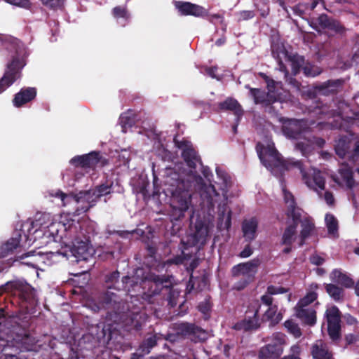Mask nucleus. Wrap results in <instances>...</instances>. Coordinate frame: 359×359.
<instances>
[{"label": "nucleus", "instance_id": "nucleus-1", "mask_svg": "<svg viewBox=\"0 0 359 359\" xmlns=\"http://www.w3.org/2000/svg\"><path fill=\"white\" fill-rule=\"evenodd\" d=\"M163 183L165 188L161 192V187L158 184V178L154 176L153 191L151 195L149 194L146 187H142L140 194L144 201L151 199L154 202H161L166 198H161L163 194L165 197L169 194L177 199L176 202H191L192 195L189 191L191 182L195 178L193 170H188L182 163L177 164L173 168L168 167L163 170Z\"/></svg>", "mask_w": 359, "mask_h": 359}, {"label": "nucleus", "instance_id": "nucleus-2", "mask_svg": "<svg viewBox=\"0 0 359 359\" xmlns=\"http://www.w3.org/2000/svg\"><path fill=\"white\" fill-rule=\"evenodd\" d=\"M3 46L11 53L12 60L6 65L3 76L0 79V93L14 83L21 76V70L25 66V49L18 39L9 38L3 41Z\"/></svg>", "mask_w": 359, "mask_h": 359}, {"label": "nucleus", "instance_id": "nucleus-3", "mask_svg": "<svg viewBox=\"0 0 359 359\" xmlns=\"http://www.w3.org/2000/svg\"><path fill=\"white\" fill-rule=\"evenodd\" d=\"M3 46L11 53L12 60L6 65L3 76L0 79V93L14 83L21 76V70L25 66V49L18 39L9 38L3 41Z\"/></svg>", "mask_w": 359, "mask_h": 359}, {"label": "nucleus", "instance_id": "nucleus-4", "mask_svg": "<svg viewBox=\"0 0 359 359\" xmlns=\"http://www.w3.org/2000/svg\"><path fill=\"white\" fill-rule=\"evenodd\" d=\"M121 291L113 290V287L101 292L97 297V311H106L105 323H118L125 319L129 311V304L125 299Z\"/></svg>", "mask_w": 359, "mask_h": 359}, {"label": "nucleus", "instance_id": "nucleus-5", "mask_svg": "<svg viewBox=\"0 0 359 359\" xmlns=\"http://www.w3.org/2000/svg\"><path fill=\"white\" fill-rule=\"evenodd\" d=\"M80 224L81 228L77 231L75 238L65 244L70 248L71 253L77 263L93 259L95 252L90 244L91 238L95 235L93 226L87 220H81Z\"/></svg>", "mask_w": 359, "mask_h": 359}, {"label": "nucleus", "instance_id": "nucleus-6", "mask_svg": "<svg viewBox=\"0 0 359 359\" xmlns=\"http://www.w3.org/2000/svg\"><path fill=\"white\" fill-rule=\"evenodd\" d=\"M256 150L262 163L278 178H283L285 172L292 170L294 166L300 165L298 160L283 159L273 144L265 147L259 142L256 146Z\"/></svg>", "mask_w": 359, "mask_h": 359}, {"label": "nucleus", "instance_id": "nucleus-7", "mask_svg": "<svg viewBox=\"0 0 359 359\" xmlns=\"http://www.w3.org/2000/svg\"><path fill=\"white\" fill-rule=\"evenodd\" d=\"M147 320V315L141 312H131L130 310L125 319L118 323H104L97 338L103 344H109L110 341L118 335V327L128 331H140Z\"/></svg>", "mask_w": 359, "mask_h": 359}, {"label": "nucleus", "instance_id": "nucleus-8", "mask_svg": "<svg viewBox=\"0 0 359 359\" xmlns=\"http://www.w3.org/2000/svg\"><path fill=\"white\" fill-rule=\"evenodd\" d=\"M172 279V275L160 276L155 273H149L145 277V280L151 283L149 290L151 295L162 294L164 297L166 296L168 304L171 306H175L178 292L173 288Z\"/></svg>", "mask_w": 359, "mask_h": 359}, {"label": "nucleus", "instance_id": "nucleus-9", "mask_svg": "<svg viewBox=\"0 0 359 359\" xmlns=\"http://www.w3.org/2000/svg\"><path fill=\"white\" fill-rule=\"evenodd\" d=\"M80 222L81 220L74 219H70L66 224L61 222H52L46 226L44 235L52 238L55 242L65 244L68 241L75 238L77 231L81 228Z\"/></svg>", "mask_w": 359, "mask_h": 359}, {"label": "nucleus", "instance_id": "nucleus-10", "mask_svg": "<svg viewBox=\"0 0 359 359\" xmlns=\"http://www.w3.org/2000/svg\"><path fill=\"white\" fill-rule=\"evenodd\" d=\"M218 177L222 180V184L219 189L221 194L217 191L212 184H203L199 190L201 202H227L229 188L231 186V177L225 172L216 170Z\"/></svg>", "mask_w": 359, "mask_h": 359}, {"label": "nucleus", "instance_id": "nucleus-11", "mask_svg": "<svg viewBox=\"0 0 359 359\" xmlns=\"http://www.w3.org/2000/svg\"><path fill=\"white\" fill-rule=\"evenodd\" d=\"M8 293L11 296L18 297L22 302H27L33 299L34 295V288L27 283L21 280L8 281L0 287V295ZM3 312V309H0Z\"/></svg>", "mask_w": 359, "mask_h": 359}, {"label": "nucleus", "instance_id": "nucleus-12", "mask_svg": "<svg viewBox=\"0 0 359 359\" xmlns=\"http://www.w3.org/2000/svg\"><path fill=\"white\" fill-rule=\"evenodd\" d=\"M286 344V335L282 332L272 334L269 343L260 348L259 359H279Z\"/></svg>", "mask_w": 359, "mask_h": 359}, {"label": "nucleus", "instance_id": "nucleus-13", "mask_svg": "<svg viewBox=\"0 0 359 359\" xmlns=\"http://www.w3.org/2000/svg\"><path fill=\"white\" fill-rule=\"evenodd\" d=\"M299 166H294L293 169H297L302 174L304 183L311 189L317 191L321 197L320 192L325 190V174L316 168L305 170L304 164L299 161Z\"/></svg>", "mask_w": 359, "mask_h": 359}, {"label": "nucleus", "instance_id": "nucleus-14", "mask_svg": "<svg viewBox=\"0 0 359 359\" xmlns=\"http://www.w3.org/2000/svg\"><path fill=\"white\" fill-rule=\"evenodd\" d=\"M296 205L297 203H292L287 210V219H291L292 222L289 224V222H287V226L282 236L281 243L283 245H292L297 234V228L304 211L302 208L297 207Z\"/></svg>", "mask_w": 359, "mask_h": 359}, {"label": "nucleus", "instance_id": "nucleus-15", "mask_svg": "<svg viewBox=\"0 0 359 359\" xmlns=\"http://www.w3.org/2000/svg\"><path fill=\"white\" fill-rule=\"evenodd\" d=\"M259 309L260 305H250L245 311V318L235 323L233 326V329L236 331L243 330L244 332H251L258 330L261 326L259 316Z\"/></svg>", "mask_w": 359, "mask_h": 359}, {"label": "nucleus", "instance_id": "nucleus-16", "mask_svg": "<svg viewBox=\"0 0 359 359\" xmlns=\"http://www.w3.org/2000/svg\"><path fill=\"white\" fill-rule=\"evenodd\" d=\"M34 222H25L22 224V229L20 231H15L14 236L9 239L6 243L0 247V258H5L13 251L20 246L22 239V233L27 239L28 234H31V230L34 228Z\"/></svg>", "mask_w": 359, "mask_h": 359}, {"label": "nucleus", "instance_id": "nucleus-17", "mask_svg": "<svg viewBox=\"0 0 359 359\" xmlns=\"http://www.w3.org/2000/svg\"><path fill=\"white\" fill-rule=\"evenodd\" d=\"M69 163L76 168L95 169L100 163L101 166L107 164V160L100 155L99 151H91L87 154L73 157Z\"/></svg>", "mask_w": 359, "mask_h": 359}, {"label": "nucleus", "instance_id": "nucleus-18", "mask_svg": "<svg viewBox=\"0 0 359 359\" xmlns=\"http://www.w3.org/2000/svg\"><path fill=\"white\" fill-rule=\"evenodd\" d=\"M174 330L180 338H188L194 343L201 342L206 339V332L202 328L193 323H177L175 325Z\"/></svg>", "mask_w": 359, "mask_h": 359}, {"label": "nucleus", "instance_id": "nucleus-19", "mask_svg": "<svg viewBox=\"0 0 359 359\" xmlns=\"http://www.w3.org/2000/svg\"><path fill=\"white\" fill-rule=\"evenodd\" d=\"M208 226L205 220L197 218L195 223V231L187 237L186 242H182L184 250L189 247H194L198 243L204 245L208 236Z\"/></svg>", "mask_w": 359, "mask_h": 359}, {"label": "nucleus", "instance_id": "nucleus-20", "mask_svg": "<svg viewBox=\"0 0 359 359\" xmlns=\"http://www.w3.org/2000/svg\"><path fill=\"white\" fill-rule=\"evenodd\" d=\"M172 4L180 15H192L196 18H205L208 16V11L203 6L189 1H173Z\"/></svg>", "mask_w": 359, "mask_h": 359}, {"label": "nucleus", "instance_id": "nucleus-21", "mask_svg": "<svg viewBox=\"0 0 359 359\" xmlns=\"http://www.w3.org/2000/svg\"><path fill=\"white\" fill-rule=\"evenodd\" d=\"M260 264L261 260L259 258H255L247 262L240 263L232 267V276L238 277L243 275L245 276L244 278L254 280L255 276L257 272V268Z\"/></svg>", "mask_w": 359, "mask_h": 359}, {"label": "nucleus", "instance_id": "nucleus-22", "mask_svg": "<svg viewBox=\"0 0 359 359\" xmlns=\"http://www.w3.org/2000/svg\"><path fill=\"white\" fill-rule=\"evenodd\" d=\"M339 177L337 176H332V179L334 182L338 185L341 186L344 184L348 188V194L351 195V198H348V200H351L352 202H355V196L353 194L352 188L355 184V180L353 178V172L352 170L344 166L339 169Z\"/></svg>", "mask_w": 359, "mask_h": 359}, {"label": "nucleus", "instance_id": "nucleus-23", "mask_svg": "<svg viewBox=\"0 0 359 359\" xmlns=\"http://www.w3.org/2000/svg\"><path fill=\"white\" fill-rule=\"evenodd\" d=\"M112 191V183L110 184H102L83 192H80L81 198H87V202H95L101 200L102 196H107Z\"/></svg>", "mask_w": 359, "mask_h": 359}, {"label": "nucleus", "instance_id": "nucleus-24", "mask_svg": "<svg viewBox=\"0 0 359 359\" xmlns=\"http://www.w3.org/2000/svg\"><path fill=\"white\" fill-rule=\"evenodd\" d=\"M344 84L343 79H330L316 85L315 89L324 95H334L342 89Z\"/></svg>", "mask_w": 359, "mask_h": 359}, {"label": "nucleus", "instance_id": "nucleus-25", "mask_svg": "<svg viewBox=\"0 0 359 359\" xmlns=\"http://www.w3.org/2000/svg\"><path fill=\"white\" fill-rule=\"evenodd\" d=\"M317 22L322 29H327L336 34H341L346 32V28L339 20L330 18L325 13L318 16Z\"/></svg>", "mask_w": 359, "mask_h": 359}, {"label": "nucleus", "instance_id": "nucleus-26", "mask_svg": "<svg viewBox=\"0 0 359 359\" xmlns=\"http://www.w3.org/2000/svg\"><path fill=\"white\" fill-rule=\"evenodd\" d=\"M36 88L34 87L22 88L17 93L13 100V105L21 107L24 104L33 100L36 96Z\"/></svg>", "mask_w": 359, "mask_h": 359}, {"label": "nucleus", "instance_id": "nucleus-27", "mask_svg": "<svg viewBox=\"0 0 359 359\" xmlns=\"http://www.w3.org/2000/svg\"><path fill=\"white\" fill-rule=\"evenodd\" d=\"M284 134L291 139H299L304 131L303 122L298 119H290L283 126Z\"/></svg>", "mask_w": 359, "mask_h": 359}, {"label": "nucleus", "instance_id": "nucleus-28", "mask_svg": "<svg viewBox=\"0 0 359 359\" xmlns=\"http://www.w3.org/2000/svg\"><path fill=\"white\" fill-rule=\"evenodd\" d=\"M245 88L249 89L250 95L253 97L255 104H264L269 105L276 101V98L269 93H266L260 88H255L246 85Z\"/></svg>", "mask_w": 359, "mask_h": 359}, {"label": "nucleus", "instance_id": "nucleus-29", "mask_svg": "<svg viewBox=\"0 0 359 359\" xmlns=\"http://www.w3.org/2000/svg\"><path fill=\"white\" fill-rule=\"evenodd\" d=\"M351 139L347 135H341L335 140L334 151L341 158L351 156Z\"/></svg>", "mask_w": 359, "mask_h": 359}, {"label": "nucleus", "instance_id": "nucleus-30", "mask_svg": "<svg viewBox=\"0 0 359 359\" xmlns=\"http://www.w3.org/2000/svg\"><path fill=\"white\" fill-rule=\"evenodd\" d=\"M243 236L245 241L250 243L257 237L258 228V221L256 217H252L250 219H245L241 225Z\"/></svg>", "mask_w": 359, "mask_h": 359}, {"label": "nucleus", "instance_id": "nucleus-31", "mask_svg": "<svg viewBox=\"0 0 359 359\" xmlns=\"http://www.w3.org/2000/svg\"><path fill=\"white\" fill-rule=\"evenodd\" d=\"M299 223L301 224L302 229L299 233V246H303L306 240L310 237L315 229V224L313 219L309 216L304 217L303 219L300 218Z\"/></svg>", "mask_w": 359, "mask_h": 359}, {"label": "nucleus", "instance_id": "nucleus-32", "mask_svg": "<svg viewBox=\"0 0 359 359\" xmlns=\"http://www.w3.org/2000/svg\"><path fill=\"white\" fill-rule=\"evenodd\" d=\"M311 353L313 359H334L332 353L322 340L317 341L312 345Z\"/></svg>", "mask_w": 359, "mask_h": 359}, {"label": "nucleus", "instance_id": "nucleus-33", "mask_svg": "<svg viewBox=\"0 0 359 359\" xmlns=\"http://www.w3.org/2000/svg\"><path fill=\"white\" fill-rule=\"evenodd\" d=\"M182 157L185 161L187 166L190 168L189 170H193L196 168L197 164L202 165V161L198 152L195 150L193 146L182 151Z\"/></svg>", "mask_w": 359, "mask_h": 359}, {"label": "nucleus", "instance_id": "nucleus-34", "mask_svg": "<svg viewBox=\"0 0 359 359\" xmlns=\"http://www.w3.org/2000/svg\"><path fill=\"white\" fill-rule=\"evenodd\" d=\"M297 318L302 322L309 326H313L316 323V311L312 308L299 309L294 308Z\"/></svg>", "mask_w": 359, "mask_h": 359}, {"label": "nucleus", "instance_id": "nucleus-35", "mask_svg": "<svg viewBox=\"0 0 359 359\" xmlns=\"http://www.w3.org/2000/svg\"><path fill=\"white\" fill-rule=\"evenodd\" d=\"M218 107L222 111H233L237 118H240L243 115L242 106L234 98H226L224 102H219Z\"/></svg>", "mask_w": 359, "mask_h": 359}, {"label": "nucleus", "instance_id": "nucleus-36", "mask_svg": "<svg viewBox=\"0 0 359 359\" xmlns=\"http://www.w3.org/2000/svg\"><path fill=\"white\" fill-rule=\"evenodd\" d=\"M330 280L339 284L346 288L353 287L354 285L353 280L346 273L342 272L341 269H335L330 274Z\"/></svg>", "mask_w": 359, "mask_h": 359}, {"label": "nucleus", "instance_id": "nucleus-37", "mask_svg": "<svg viewBox=\"0 0 359 359\" xmlns=\"http://www.w3.org/2000/svg\"><path fill=\"white\" fill-rule=\"evenodd\" d=\"M111 15L122 27H125L130 22V13L126 6H115L111 10Z\"/></svg>", "mask_w": 359, "mask_h": 359}, {"label": "nucleus", "instance_id": "nucleus-38", "mask_svg": "<svg viewBox=\"0 0 359 359\" xmlns=\"http://www.w3.org/2000/svg\"><path fill=\"white\" fill-rule=\"evenodd\" d=\"M283 319L281 313H278V306L273 305L265 311L263 315V320L269 321L270 326H275L278 324Z\"/></svg>", "mask_w": 359, "mask_h": 359}, {"label": "nucleus", "instance_id": "nucleus-39", "mask_svg": "<svg viewBox=\"0 0 359 359\" xmlns=\"http://www.w3.org/2000/svg\"><path fill=\"white\" fill-rule=\"evenodd\" d=\"M319 0H305L292 7L293 12L301 17L308 11H313L318 4Z\"/></svg>", "mask_w": 359, "mask_h": 359}, {"label": "nucleus", "instance_id": "nucleus-40", "mask_svg": "<svg viewBox=\"0 0 359 359\" xmlns=\"http://www.w3.org/2000/svg\"><path fill=\"white\" fill-rule=\"evenodd\" d=\"M120 273L118 271H113L105 277L106 289L109 286L113 287V290L121 291V283L119 281Z\"/></svg>", "mask_w": 359, "mask_h": 359}, {"label": "nucleus", "instance_id": "nucleus-41", "mask_svg": "<svg viewBox=\"0 0 359 359\" xmlns=\"http://www.w3.org/2000/svg\"><path fill=\"white\" fill-rule=\"evenodd\" d=\"M325 290L327 294L336 302H339L343 299L344 290L334 284H326Z\"/></svg>", "mask_w": 359, "mask_h": 359}, {"label": "nucleus", "instance_id": "nucleus-42", "mask_svg": "<svg viewBox=\"0 0 359 359\" xmlns=\"http://www.w3.org/2000/svg\"><path fill=\"white\" fill-rule=\"evenodd\" d=\"M157 345V337L156 334L152 335L146 338L140 344L139 350L141 351V353L148 354L150 353V350Z\"/></svg>", "mask_w": 359, "mask_h": 359}, {"label": "nucleus", "instance_id": "nucleus-43", "mask_svg": "<svg viewBox=\"0 0 359 359\" xmlns=\"http://www.w3.org/2000/svg\"><path fill=\"white\" fill-rule=\"evenodd\" d=\"M318 298V294L314 291L309 292L304 297L301 298L294 308L305 309L309 308L311 303Z\"/></svg>", "mask_w": 359, "mask_h": 359}, {"label": "nucleus", "instance_id": "nucleus-44", "mask_svg": "<svg viewBox=\"0 0 359 359\" xmlns=\"http://www.w3.org/2000/svg\"><path fill=\"white\" fill-rule=\"evenodd\" d=\"M271 50V54L276 60L282 58V56L287 59L289 55L285 46L279 43H272Z\"/></svg>", "mask_w": 359, "mask_h": 359}, {"label": "nucleus", "instance_id": "nucleus-45", "mask_svg": "<svg viewBox=\"0 0 359 359\" xmlns=\"http://www.w3.org/2000/svg\"><path fill=\"white\" fill-rule=\"evenodd\" d=\"M327 323H341V312L337 306H332L326 310Z\"/></svg>", "mask_w": 359, "mask_h": 359}, {"label": "nucleus", "instance_id": "nucleus-46", "mask_svg": "<svg viewBox=\"0 0 359 359\" xmlns=\"http://www.w3.org/2000/svg\"><path fill=\"white\" fill-rule=\"evenodd\" d=\"M287 60L292 63V69L294 74L299 72L304 64V57L298 55H289Z\"/></svg>", "mask_w": 359, "mask_h": 359}, {"label": "nucleus", "instance_id": "nucleus-47", "mask_svg": "<svg viewBox=\"0 0 359 359\" xmlns=\"http://www.w3.org/2000/svg\"><path fill=\"white\" fill-rule=\"evenodd\" d=\"M119 123L122 127L123 132L126 133L127 129L131 128L135 124V118L131 112H126L120 116Z\"/></svg>", "mask_w": 359, "mask_h": 359}, {"label": "nucleus", "instance_id": "nucleus-48", "mask_svg": "<svg viewBox=\"0 0 359 359\" xmlns=\"http://www.w3.org/2000/svg\"><path fill=\"white\" fill-rule=\"evenodd\" d=\"M327 332L332 341H337L341 337V323H327Z\"/></svg>", "mask_w": 359, "mask_h": 359}, {"label": "nucleus", "instance_id": "nucleus-49", "mask_svg": "<svg viewBox=\"0 0 359 359\" xmlns=\"http://www.w3.org/2000/svg\"><path fill=\"white\" fill-rule=\"evenodd\" d=\"M326 226L329 233H334L338 231V221L335 217L330 213L326 214L325 217Z\"/></svg>", "mask_w": 359, "mask_h": 359}, {"label": "nucleus", "instance_id": "nucleus-50", "mask_svg": "<svg viewBox=\"0 0 359 359\" xmlns=\"http://www.w3.org/2000/svg\"><path fill=\"white\" fill-rule=\"evenodd\" d=\"M302 71L304 75L308 77H314L321 73V70L318 66L309 62H304L302 67Z\"/></svg>", "mask_w": 359, "mask_h": 359}, {"label": "nucleus", "instance_id": "nucleus-51", "mask_svg": "<svg viewBox=\"0 0 359 359\" xmlns=\"http://www.w3.org/2000/svg\"><path fill=\"white\" fill-rule=\"evenodd\" d=\"M173 142L175 146L179 149H181L182 151H185V149H189L193 146L190 141L187 140L184 138L180 140L178 139L177 136L174 137Z\"/></svg>", "mask_w": 359, "mask_h": 359}, {"label": "nucleus", "instance_id": "nucleus-52", "mask_svg": "<svg viewBox=\"0 0 359 359\" xmlns=\"http://www.w3.org/2000/svg\"><path fill=\"white\" fill-rule=\"evenodd\" d=\"M41 3L52 9H60L63 7L65 0H40Z\"/></svg>", "mask_w": 359, "mask_h": 359}, {"label": "nucleus", "instance_id": "nucleus-53", "mask_svg": "<svg viewBox=\"0 0 359 359\" xmlns=\"http://www.w3.org/2000/svg\"><path fill=\"white\" fill-rule=\"evenodd\" d=\"M295 149L299 151L303 156H306L311 151V146L304 142H298L295 144Z\"/></svg>", "mask_w": 359, "mask_h": 359}, {"label": "nucleus", "instance_id": "nucleus-54", "mask_svg": "<svg viewBox=\"0 0 359 359\" xmlns=\"http://www.w3.org/2000/svg\"><path fill=\"white\" fill-rule=\"evenodd\" d=\"M191 204L192 203H170L172 209H179V217H184V212L189 209V205Z\"/></svg>", "mask_w": 359, "mask_h": 359}, {"label": "nucleus", "instance_id": "nucleus-55", "mask_svg": "<svg viewBox=\"0 0 359 359\" xmlns=\"http://www.w3.org/2000/svg\"><path fill=\"white\" fill-rule=\"evenodd\" d=\"M287 292V289L284 287L279 286L276 287L274 285H269L267 287L266 293L271 295L278 294H283Z\"/></svg>", "mask_w": 359, "mask_h": 359}, {"label": "nucleus", "instance_id": "nucleus-56", "mask_svg": "<svg viewBox=\"0 0 359 359\" xmlns=\"http://www.w3.org/2000/svg\"><path fill=\"white\" fill-rule=\"evenodd\" d=\"M284 325L289 330V331L295 336L300 335L301 332L299 327L297 324L293 323L292 320H286Z\"/></svg>", "mask_w": 359, "mask_h": 359}, {"label": "nucleus", "instance_id": "nucleus-57", "mask_svg": "<svg viewBox=\"0 0 359 359\" xmlns=\"http://www.w3.org/2000/svg\"><path fill=\"white\" fill-rule=\"evenodd\" d=\"M359 158V139L354 144L353 150L351 151L349 160L356 161Z\"/></svg>", "mask_w": 359, "mask_h": 359}, {"label": "nucleus", "instance_id": "nucleus-58", "mask_svg": "<svg viewBox=\"0 0 359 359\" xmlns=\"http://www.w3.org/2000/svg\"><path fill=\"white\" fill-rule=\"evenodd\" d=\"M255 17V13L252 11H242L238 13V20H248Z\"/></svg>", "mask_w": 359, "mask_h": 359}, {"label": "nucleus", "instance_id": "nucleus-59", "mask_svg": "<svg viewBox=\"0 0 359 359\" xmlns=\"http://www.w3.org/2000/svg\"><path fill=\"white\" fill-rule=\"evenodd\" d=\"M198 311L203 314H207L211 310V305L208 301L201 302L198 306Z\"/></svg>", "mask_w": 359, "mask_h": 359}, {"label": "nucleus", "instance_id": "nucleus-60", "mask_svg": "<svg viewBox=\"0 0 359 359\" xmlns=\"http://www.w3.org/2000/svg\"><path fill=\"white\" fill-rule=\"evenodd\" d=\"M252 281H253V280L247 278H243L236 283L235 288L237 290H242Z\"/></svg>", "mask_w": 359, "mask_h": 359}, {"label": "nucleus", "instance_id": "nucleus-61", "mask_svg": "<svg viewBox=\"0 0 359 359\" xmlns=\"http://www.w3.org/2000/svg\"><path fill=\"white\" fill-rule=\"evenodd\" d=\"M309 260L312 264L316 266H320L325 262V259L317 254L311 255Z\"/></svg>", "mask_w": 359, "mask_h": 359}, {"label": "nucleus", "instance_id": "nucleus-62", "mask_svg": "<svg viewBox=\"0 0 359 359\" xmlns=\"http://www.w3.org/2000/svg\"><path fill=\"white\" fill-rule=\"evenodd\" d=\"M253 253V249L252 248L250 243L247 244L244 249L239 253V257L241 258H247L251 256Z\"/></svg>", "mask_w": 359, "mask_h": 359}, {"label": "nucleus", "instance_id": "nucleus-63", "mask_svg": "<svg viewBox=\"0 0 359 359\" xmlns=\"http://www.w3.org/2000/svg\"><path fill=\"white\" fill-rule=\"evenodd\" d=\"M273 299L271 297V295L269 294L268 293H266L265 294L261 297V302H262V304H264L266 306H268L269 307L273 306Z\"/></svg>", "mask_w": 359, "mask_h": 359}, {"label": "nucleus", "instance_id": "nucleus-64", "mask_svg": "<svg viewBox=\"0 0 359 359\" xmlns=\"http://www.w3.org/2000/svg\"><path fill=\"white\" fill-rule=\"evenodd\" d=\"M198 265L199 259L198 258H194V259L191 260L189 265L187 268V271L191 273V278L193 277V271L198 267Z\"/></svg>", "mask_w": 359, "mask_h": 359}]
</instances>
